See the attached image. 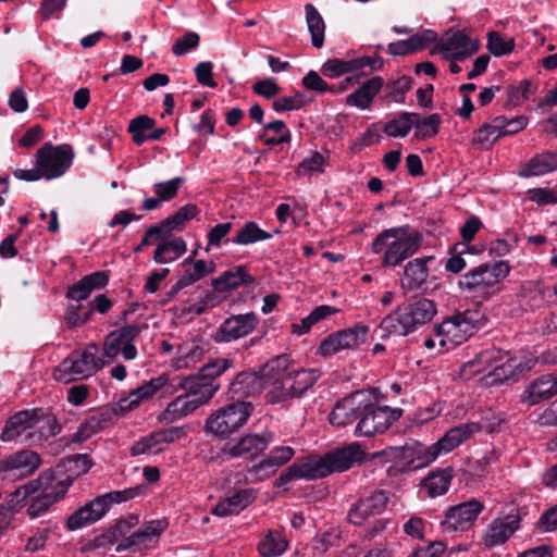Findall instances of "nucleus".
I'll list each match as a JSON object with an SVG mask.
<instances>
[{
	"label": "nucleus",
	"instance_id": "nucleus-1",
	"mask_svg": "<svg viewBox=\"0 0 557 557\" xmlns=\"http://www.w3.org/2000/svg\"><path fill=\"white\" fill-rule=\"evenodd\" d=\"M72 483V476L67 475L62 468H57L44 471L37 479L20 486L15 495L20 499H25L36 494L27 512L32 518H37L63 498Z\"/></svg>",
	"mask_w": 557,
	"mask_h": 557
},
{
	"label": "nucleus",
	"instance_id": "nucleus-2",
	"mask_svg": "<svg viewBox=\"0 0 557 557\" xmlns=\"http://www.w3.org/2000/svg\"><path fill=\"white\" fill-rule=\"evenodd\" d=\"M270 364L267 373V400L270 404L286 401L304 395L320 377L314 369H282L281 359Z\"/></svg>",
	"mask_w": 557,
	"mask_h": 557
},
{
	"label": "nucleus",
	"instance_id": "nucleus-3",
	"mask_svg": "<svg viewBox=\"0 0 557 557\" xmlns=\"http://www.w3.org/2000/svg\"><path fill=\"white\" fill-rule=\"evenodd\" d=\"M437 313L436 304L424 297H414L410 302L398 306L380 323L381 337L407 336L418 327L430 323Z\"/></svg>",
	"mask_w": 557,
	"mask_h": 557
},
{
	"label": "nucleus",
	"instance_id": "nucleus-4",
	"mask_svg": "<svg viewBox=\"0 0 557 557\" xmlns=\"http://www.w3.org/2000/svg\"><path fill=\"white\" fill-rule=\"evenodd\" d=\"M421 244L422 235L419 232H411L407 226L392 227L376 235L371 250L373 253L384 252L383 264L395 268L414 255Z\"/></svg>",
	"mask_w": 557,
	"mask_h": 557
},
{
	"label": "nucleus",
	"instance_id": "nucleus-5",
	"mask_svg": "<svg viewBox=\"0 0 557 557\" xmlns=\"http://www.w3.org/2000/svg\"><path fill=\"white\" fill-rule=\"evenodd\" d=\"M534 364L535 360L532 358L519 359L510 357L508 352H503L497 348H488L466 363L465 370L469 369L471 373H480L493 367L488 375L493 376V382L503 383L517 380L524 372L531 370Z\"/></svg>",
	"mask_w": 557,
	"mask_h": 557
},
{
	"label": "nucleus",
	"instance_id": "nucleus-6",
	"mask_svg": "<svg viewBox=\"0 0 557 557\" xmlns=\"http://www.w3.org/2000/svg\"><path fill=\"white\" fill-rule=\"evenodd\" d=\"M147 486L144 484L128 487L122 491H112L97 496L84 506L79 507L66 520V527L70 531H75L99 521L109 510L112 504H120L141 496L146 493Z\"/></svg>",
	"mask_w": 557,
	"mask_h": 557
},
{
	"label": "nucleus",
	"instance_id": "nucleus-7",
	"mask_svg": "<svg viewBox=\"0 0 557 557\" xmlns=\"http://www.w3.org/2000/svg\"><path fill=\"white\" fill-rule=\"evenodd\" d=\"M107 364L98 356V347L89 345L84 350L72 351L54 370L53 377L62 383L85 380Z\"/></svg>",
	"mask_w": 557,
	"mask_h": 557
},
{
	"label": "nucleus",
	"instance_id": "nucleus-8",
	"mask_svg": "<svg viewBox=\"0 0 557 557\" xmlns=\"http://www.w3.org/2000/svg\"><path fill=\"white\" fill-rule=\"evenodd\" d=\"M508 263L498 261L493 264L484 263L463 274L459 280V287L475 296L488 298L492 287L509 274Z\"/></svg>",
	"mask_w": 557,
	"mask_h": 557
},
{
	"label": "nucleus",
	"instance_id": "nucleus-9",
	"mask_svg": "<svg viewBox=\"0 0 557 557\" xmlns=\"http://www.w3.org/2000/svg\"><path fill=\"white\" fill-rule=\"evenodd\" d=\"M252 410L253 406L249 401L232 403L210 414L205 429L213 435L226 436L242 428Z\"/></svg>",
	"mask_w": 557,
	"mask_h": 557
},
{
	"label": "nucleus",
	"instance_id": "nucleus-10",
	"mask_svg": "<svg viewBox=\"0 0 557 557\" xmlns=\"http://www.w3.org/2000/svg\"><path fill=\"white\" fill-rule=\"evenodd\" d=\"M480 313L474 310L458 312L434 327L441 346H458L479 329Z\"/></svg>",
	"mask_w": 557,
	"mask_h": 557
},
{
	"label": "nucleus",
	"instance_id": "nucleus-11",
	"mask_svg": "<svg viewBox=\"0 0 557 557\" xmlns=\"http://www.w3.org/2000/svg\"><path fill=\"white\" fill-rule=\"evenodd\" d=\"M363 405L360 420L355 428V433L358 436L370 437L376 433H383L403 413L399 408L391 409L387 406H379L367 396H364Z\"/></svg>",
	"mask_w": 557,
	"mask_h": 557
},
{
	"label": "nucleus",
	"instance_id": "nucleus-12",
	"mask_svg": "<svg viewBox=\"0 0 557 557\" xmlns=\"http://www.w3.org/2000/svg\"><path fill=\"white\" fill-rule=\"evenodd\" d=\"M141 327L138 324H128L109 333L103 342V356L111 362L121 352L126 360H133L137 356V349L133 342L140 335Z\"/></svg>",
	"mask_w": 557,
	"mask_h": 557
},
{
	"label": "nucleus",
	"instance_id": "nucleus-13",
	"mask_svg": "<svg viewBox=\"0 0 557 557\" xmlns=\"http://www.w3.org/2000/svg\"><path fill=\"white\" fill-rule=\"evenodd\" d=\"M387 504L388 495L385 491H371L351 505L347 512V520L357 527L364 525L371 519L381 516L385 511Z\"/></svg>",
	"mask_w": 557,
	"mask_h": 557
},
{
	"label": "nucleus",
	"instance_id": "nucleus-14",
	"mask_svg": "<svg viewBox=\"0 0 557 557\" xmlns=\"http://www.w3.org/2000/svg\"><path fill=\"white\" fill-rule=\"evenodd\" d=\"M36 164L41 170L46 180H52L63 175L71 166L73 152L64 147L45 145L36 153Z\"/></svg>",
	"mask_w": 557,
	"mask_h": 557
},
{
	"label": "nucleus",
	"instance_id": "nucleus-15",
	"mask_svg": "<svg viewBox=\"0 0 557 557\" xmlns=\"http://www.w3.org/2000/svg\"><path fill=\"white\" fill-rule=\"evenodd\" d=\"M368 331V326L358 325L331 334L321 343L319 351L322 356H330L345 349H356L364 343Z\"/></svg>",
	"mask_w": 557,
	"mask_h": 557
},
{
	"label": "nucleus",
	"instance_id": "nucleus-16",
	"mask_svg": "<svg viewBox=\"0 0 557 557\" xmlns=\"http://www.w3.org/2000/svg\"><path fill=\"white\" fill-rule=\"evenodd\" d=\"M484 508V504L474 498L453 506L446 512L443 525L447 531H467L473 525Z\"/></svg>",
	"mask_w": 557,
	"mask_h": 557
},
{
	"label": "nucleus",
	"instance_id": "nucleus-17",
	"mask_svg": "<svg viewBox=\"0 0 557 557\" xmlns=\"http://www.w3.org/2000/svg\"><path fill=\"white\" fill-rule=\"evenodd\" d=\"M438 457V450L434 444L426 446L419 442L406 443L398 457L401 471H413L429 466Z\"/></svg>",
	"mask_w": 557,
	"mask_h": 557
},
{
	"label": "nucleus",
	"instance_id": "nucleus-18",
	"mask_svg": "<svg viewBox=\"0 0 557 557\" xmlns=\"http://www.w3.org/2000/svg\"><path fill=\"white\" fill-rule=\"evenodd\" d=\"M518 515H507L493 519L484 530L482 543L486 548H493L505 544L520 528Z\"/></svg>",
	"mask_w": 557,
	"mask_h": 557
},
{
	"label": "nucleus",
	"instance_id": "nucleus-19",
	"mask_svg": "<svg viewBox=\"0 0 557 557\" xmlns=\"http://www.w3.org/2000/svg\"><path fill=\"white\" fill-rule=\"evenodd\" d=\"M364 396L362 392H356L338 400L330 413L331 424L344 428L355 422L358 423L362 408H364Z\"/></svg>",
	"mask_w": 557,
	"mask_h": 557
},
{
	"label": "nucleus",
	"instance_id": "nucleus-20",
	"mask_svg": "<svg viewBox=\"0 0 557 557\" xmlns=\"http://www.w3.org/2000/svg\"><path fill=\"white\" fill-rule=\"evenodd\" d=\"M273 442V433L264 430L261 433H249L240 437L227 450L232 458L255 459Z\"/></svg>",
	"mask_w": 557,
	"mask_h": 557
},
{
	"label": "nucleus",
	"instance_id": "nucleus-21",
	"mask_svg": "<svg viewBox=\"0 0 557 557\" xmlns=\"http://www.w3.org/2000/svg\"><path fill=\"white\" fill-rule=\"evenodd\" d=\"M258 319L253 312L227 318L218 329L214 339L218 343H228L250 334Z\"/></svg>",
	"mask_w": 557,
	"mask_h": 557
},
{
	"label": "nucleus",
	"instance_id": "nucleus-22",
	"mask_svg": "<svg viewBox=\"0 0 557 557\" xmlns=\"http://www.w3.org/2000/svg\"><path fill=\"white\" fill-rule=\"evenodd\" d=\"M479 42L468 37L462 32L448 33L441 41V51L445 53V59L450 61H462L479 50Z\"/></svg>",
	"mask_w": 557,
	"mask_h": 557
},
{
	"label": "nucleus",
	"instance_id": "nucleus-23",
	"mask_svg": "<svg viewBox=\"0 0 557 557\" xmlns=\"http://www.w3.org/2000/svg\"><path fill=\"white\" fill-rule=\"evenodd\" d=\"M41 465L39 454L24 449L15 451L0 461V470L17 478L32 475Z\"/></svg>",
	"mask_w": 557,
	"mask_h": 557
},
{
	"label": "nucleus",
	"instance_id": "nucleus-24",
	"mask_svg": "<svg viewBox=\"0 0 557 557\" xmlns=\"http://www.w3.org/2000/svg\"><path fill=\"white\" fill-rule=\"evenodd\" d=\"M267 389V374L260 375L255 371H243L230 384L228 393L232 399L256 396Z\"/></svg>",
	"mask_w": 557,
	"mask_h": 557
},
{
	"label": "nucleus",
	"instance_id": "nucleus-25",
	"mask_svg": "<svg viewBox=\"0 0 557 557\" xmlns=\"http://www.w3.org/2000/svg\"><path fill=\"white\" fill-rule=\"evenodd\" d=\"M294 454L295 451L290 446L274 447L260 462L248 468V473L256 481H262L272 475L277 468L288 462Z\"/></svg>",
	"mask_w": 557,
	"mask_h": 557
},
{
	"label": "nucleus",
	"instance_id": "nucleus-26",
	"mask_svg": "<svg viewBox=\"0 0 557 557\" xmlns=\"http://www.w3.org/2000/svg\"><path fill=\"white\" fill-rule=\"evenodd\" d=\"M40 418H42V409L40 408L23 410L15 413L7 421L0 438L3 442H10L17 438L25 431L38 425Z\"/></svg>",
	"mask_w": 557,
	"mask_h": 557
},
{
	"label": "nucleus",
	"instance_id": "nucleus-27",
	"mask_svg": "<svg viewBox=\"0 0 557 557\" xmlns=\"http://www.w3.org/2000/svg\"><path fill=\"white\" fill-rule=\"evenodd\" d=\"M433 260V256H426L409 261L404 268L400 288L405 293L421 289L429 277L428 263Z\"/></svg>",
	"mask_w": 557,
	"mask_h": 557
},
{
	"label": "nucleus",
	"instance_id": "nucleus-28",
	"mask_svg": "<svg viewBox=\"0 0 557 557\" xmlns=\"http://www.w3.org/2000/svg\"><path fill=\"white\" fill-rule=\"evenodd\" d=\"M482 426L476 422H468L449 429L443 437L434 443V447L438 450V456L451 451L475 433L480 432Z\"/></svg>",
	"mask_w": 557,
	"mask_h": 557
},
{
	"label": "nucleus",
	"instance_id": "nucleus-29",
	"mask_svg": "<svg viewBox=\"0 0 557 557\" xmlns=\"http://www.w3.org/2000/svg\"><path fill=\"white\" fill-rule=\"evenodd\" d=\"M178 387L191 399L199 401V407H202L208 404L220 389V384L206 382L197 374H191L183 377L178 383Z\"/></svg>",
	"mask_w": 557,
	"mask_h": 557
},
{
	"label": "nucleus",
	"instance_id": "nucleus-30",
	"mask_svg": "<svg viewBox=\"0 0 557 557\" xmlns=\"http://www.w3.org/2000/svg\"><path fill=\"white\" fill-rule=\"evenodd\" d=\"M363 458L364 451L358 443H351L326 453V460L330 462L333 473L346 471L355 463L361 462Z\"/></svg>",
	"mask_w": 557,
	"mask_h": 557
},
{
	"label": "nucleus",
	"instance_id": "nucleus-31",
	"mask_svg": "<svg viewBox=\"0 0 557 557\" xmlns=\"http://www.w3.org/2000/svg\"><path fill=\"white\" fill-rule=\"evenodd\" d=\"M383 86L384 79L381 76H374L364 82L354 92L349 94L346 97L345 103L361 110L369 109Z\"/></svg>",
	"mask_w": 557,
	"mask_h": 557
},
{
	"label": "nucleus",
	"instance_id": "nucleus-32",
	"mask_svg": "<svg viewBox=\"0 0 557 557\" xmlns=\"http://www.w3.org/2000/svg\"><path fill=\"white\" fill-rule=\"evenodd\" d=\"M256 499V492L251 488L239 490L233 495L220 500L212 509V513L226 517L238 513Z\"/></svg>",
	"mask_w": 557,
	"mask_h": 557
},
{
	"label": "nucleus",
	"instance_id": "nucleus-33",
	"mask_svg": "<svg viewBox=\"0 0 557 557\" xmlns=\"http://www.w3.org/2000/svg\"><path fill=\"white\" fill-rule=\"evenodd\" d=\"M169 383V375L163 373L157 377H152L148 382L133 389L126 397L125 406L129 411L137 408L143 401L152 398L160 389Z\"/></svg>",
	"mask_w": 557,
	"mask_h": 557
},
{
	"label": "nucleus",
	"instance_id": "nucleus-34",
	"mask_svg": "<svg viewBox=\"0 0 557 557\" xmlns=\"http://www.w3.org/2000/svg\"><path fill=\"white\" fill-rule=\"evenodd\" d=\"M557 395V375H542L532 382L524 393L530 405H536Z\"/></svg>",
	"mask_w": 557,
	"mask_h": 557
},
{
	"label": "nucleus",
	"instance_id": "nucleus-35",
	"mask_svg": "<svg viewBox=\"0 0 557 557\" xmlns=\"http://www.w3.org/2000/svg\"><path fill=\"white\" fill-rule=\"evenodd\" d=\"M199 408V401L184 393L168 404L159 419L162 422L172 423L194 413Z\"/></svg>",
	"mask_w": 557,
	"mask_h": 557
},
{
	"label": "nucleus",
	"instance_id": "nucleus-36",
	"mask_svg": "<svg viewBox=\"0 0 557 557\" xmlns=\"http://www.w3.org/2000/svg\"><path fill=\"white\" fill-rule=\"evenodd\" d=\"M253 277L249 275L243 265L235 267L223 272L219 277L212 281L213 288L219 292H228L237 288L243 284H250Z\"/></svg>",
	"mask_w": 557,
	"mask_h": 557
},
{
	"label": "nucleus",
	"instance_id": "nucleus-37",
	"mask_svg": "<svg viewBox=\"0 0 557 557\" xmlns=\"http://www.w3.org/2000/svg\"><path fill=\"white\" fill-rule=\"evenodd\" d=\"M557 171V152L546 151L534 156L521 169L520 175L524 177L541 176Z\"/></svg>",
	"mask_w": 557,
	"mask_h": 557
},
{
	"label": "nucleus",
	"instance_id": "nucleus-38",
	"mask_svg": "<svg viewBox=\"0 0 557 557\" xmlns=\"http://www.w3.org/2000/svg\"><path fill=\"white\" fill-rule=\"evenodd\" d=\"M297 465L300 476L306 480H318L333 473L330 462L326 460V454L323 456H309Z\"/></svg>",
	"mask_w": 557,
	"mask_h": 557
},
{
	"label": "nucleus",
	"instance_id": "nucleus-39",
	"mask_svg": "<svg viewBox=\"0 0 557 557\" xmlns=\"http://www.w3.org/2000/svg\"><path fill=\"white\" fill-rule=\"evenodd\" d=\"M186 252V243L182 237H175L172 239H162L157 246L153 260L157 263H170L175 261Z\"/></svg>",
	"mask_w": 557,
	"mask_h": 557
},
{
	"label": "nucleus",
	"instance_id": "nucleus-40",
	"mask_svg": "<svg viewBox=\"0 0 557 557\" xmlns=\"http://www.w3.org/2000/svg\"><path fill=\"white\" fill-rule=\"evenodd\" d=\"M259 139L268 146L287 144L292 140V133L282 120H274L263 125Z\"/></svg>",
	"mask_w": 557,
	"mask_h": 557
},
{
	"label": "nucleus",
	"instance_id": "nucleus-41",
	"mask_svg": "<svg viewBox=\"0 0 557 557\" xmlns=\"http://www.w3.org/2000/svg\"><path fill=\"white\" fill-rule=\"evenodd\" d=\"M503 120L495 117L490 123H484L473 135V144L481 149L491 148L500 137H503Z\"/></svg>",
	"mask_w": 557,
	"mask_h": 557
},
{
	"label": "nucleus",
	"instance_id": "nucleus-42",
	"mask_svg": "<svg viewBox=\"0 0 557 557\" xmlns=\"http://www.w3.org/2000/svg\"><path fill=\"white\" fill-rule=\"evenodd\" d=\"M198 212L199 210L196 205L188 203L180 208L174 214L161 221L158 225L166 236L172 231H181L185 223L194 219Z\"/></svg>",
	"mask_w": 557,
	"mask_h": 557
},
{
	"label": "nucleus",
	"instance_id": "nucleus-43",
	"mask_svg": "<svg viewBox=\"0 0 557 557\" xmlns=\"http://www.w3.org/2000/svg\"><path fill=\"white\" fill-rule=\"evenodd\" d=\"M271 238L272 234L260 228L256 222L249 221L236 231V234L232 237L231 242L235 245L247 246Z\"/></svg>",
	"mask_w": 557,
	"mask_h": 557
},
{
	"label": "nucleus",
	"instance_id": "nucleus-44",
	"mask_svg": "<svg viewBox=\"0 0 557 557\" xmlns=\"http://www.w3.org/2000/svg\"><path fill=\"white\" fill-rule=\"evenodd\" d=\"M305 12L307 26L311 35V44L314 48L320 49L324 44V21L315 7L311 3L305 5Z\"/></svg>",
	"mask_w": 557,
	"mask_h": 557
},
{
	"label": "nucleus",
	"instance_id": "nucleus-45",
	"mask_svg": "<svg viewBox=\"0 0 557 557\" xmlns=\"http://www.w3.org/2000/svg\"><path fill=\"white\" fill-rule=\"evenodd\" d=\"M451 479V469H443L431 473L428 478H425L423 480V487L426 490L430 497L441 496L448 491Z\"/></svg>",
	"mask_w": 557,
	"mask_h": 557
},
{
	"label": "nucleus",
	"instance_id": "nucleus-46",
	"mask_svg": "<svg viewBox=\"0 0 557 557\" xmlns=\"http://www.w3.org/2000/svg\"><path fill=\"white\" fill-rule=\"evenodd\" d=\"M287 548V542L281 533L269 531L259 542L258 550L263 557L281 556Z\"/></svg>",
	"mask_w": 557,
	"mask_h": 557
},
{
	"label": "nucleus",
	"instance_id": "nucleus-47",
	"mask_svg": "<svg viewBox=\"0 0 557 557\" xmlns=\"http://www.w3.org/2000/svg\"><path fill=\"white\" fill-rule=\"evenodd\" d=\"M412 127H414V136L418 139H426L437 135L442 122L437 113H433L424 119H421L418 113L412 120Z\"/></svg>",
	"mask_w": 557,
	"mask_h": 557
},
{
	"label": "nucleus",
	"instance_id": "nucleus-48",
	"mask_svg": "<svg viewBox=\"0 0 557 557\" xmlns=\"http://www.w3.org/2000/svg\"><path fill=\"white\" fill-rule=\"evenodd\" d=\"M212 269L208 270L207 263L203 260H197L194 262L191 270H187L180 276L177 282L173 285L170 294L176 295L183 288L193 285L203 276H206Z\"/></svg>",
	"mask_w": 557,
	"mask_h": 557
},
{
	"label": "nucleus",
	"instance_id": "nucleus-49",
	"mask_svg": "<svg viewBox=\"0 0 557 557\" xmlns=\"http://www.w3.org/2000/svg\"><path fill=\"white\" fill-rule=\"evenodd\" d=\"M416 113L403 112L397 117L387 122L383 131L388 137H406L412 128V120Z\"/></svg>",
	"mask_w": 557,
	"mask_h": 557
},
{
	"label": "nucleus",
	"instance_id": "nucleus-50",
	"mask_svg": "<svg viewBox=\"0 0 557 557\" xmlns=\"http://www.w3.org/2000/svg\"><path fill=\"white\" fill-rule=\"evenodd\" d=\"M156 126V121L148 115H138L131 120L127 132L132 135L136 145H143L147 141V135Z\"/></svg>",
	"mask_w": 557,
	"mask_h": 557
},
{
	"label": "nucleus",
	"instance_id": "nucleus-51",
	"mask_svg": "<svg viewBox=\"0 0 557 557\" xmlns=\"http://www.w3.org/2000/svg\"><path fill=\"white\" fill-rule=\"evenodd\" d=\"M125 403L126 400L120 399L119 403L110 404L94 414L102 430L114 424L121 416L129 411Z\"/></svg>",
	"mask_w": 557,
	"mask_h": 557
},
{
	"label": "nucleus",
	"instance_id": "nucleus-52",
	"mask_svg": "<svg viewBox=\"0 0 557 557\" xmlns=\"http://www.w3.org/2000/svg\"><path fill=\"white\" fill-rule=\"evenodd\" d=\"M233 359L218 358L203 364L196 373L209 383H218L215 379L233 367Z\"/></svg>",
	"mask_w": 557,
	"mask_h": 557
},
{
	"label": "nucleus",
	"instance_id": "nucleus-53",
	"mask_svg": "<svg viewBox=\"0 0 557 557\" xmlns=\"http://www.w3.org/2000/svg\"><path fill=\"white\" fill-rule=\"evenodd\" d=\"M412 87V78L404 75L396 81L389 82L385 86L386 95L384 99L387 102L403 103L405 101V95Z\"/></svg>",
	"mask_w": 557,
	"mask_h": 557
},
{
	"label": "nucleus",
	"instance_id": "nucleus-54",
	"mask_svg": "<svg viewBox=\"0 0 557 557\" xmlns=\"http://www.w3.org/2000/svg\"><path fill=\"white\" fill-rule=\"evenodd\" d=\"M486 48L494 57L509 54L515 49V39L506 38L498 32H490Z\"/></svg>",
	"mask_w": 557,
	"mask_h": 557
},
{
	"label": "nucleus",
	"instance_id": "nucleus-55",
	"mask_svg": "<svg viewBox=\"0 0 557 557\" xmlns=\"http://www.w3.org/2000/svg\"><path fill=\"white\" fill-rule=\"evenodd\" d=\"M357 65L358 62L354 61V59L348 61L330 59L322 65L321 71L323 75L334 78L356 71Z\"/></svg>",
	"mask_w": 557,
	"mask_h": 557
},
{
	"label": "nucleus",
	"instance_id": "nucleus-56",
	"mask_svg": "<svg viewBox=\"0 0 557 557\" xmlns=\"http://www.w3.org/2000/svg\"><path fill=\"white\" fill-rule=\"evenodd\" d=\"M341 542V532L337 529H329L313 539V549L318 554H324L330 548L336 547Z\"/></svg>",
	"mask_w": 557,
	"mask_h": 557
},
{
	"label": "nucleus",
	"instance_id": "nucleus-57",
	"mask_svg": "<svg viewBox=\"0 0 557 557\" xmlns=\"http://www.w3.org/2000/svg\"><path fill=\"white\" fill-rule=\"evenodd\" d=\"M519 236L513 231H507L505 237L492 242L490 253L495 257H502L510 252V250L518 245Z\"/></svg>",
	"mask_w": 557,
	"mask_h": 557
},
{
	"label": "nucleus",
	"instance_id": "nucleus-58",
	"mask_svg": "<svg viewBox=\"0 0 557 557\" xmlns=\"http://www.w3.org/2000/svg\"><path fill=\"white\" fill-rule=\"evenodd\" d=\"M184 182V177L177 176L168 182L156 183L153 185L154 194L161 201H169L177 195L178 188Z\"/></svg>",
	"mask_w": 557,
	"mask_h": 557
},
{
	"label": "nucleus",
	"instance_id": "nucleus-59",
	"mask_svg": "<svg viewBox=\"0 0 557 557\" xmlns=\"http://www.w3.org/2000/svg\"><path fill=\"white\" fill-rule=\"evenodd\" d=\"M101 430L102 428L92 414L79 425L78 430L72 435V441L82 443Z\"/></svg>",
	"mask_w": 557,
	"mask_h": 557
},
{
	"label": "nucleus",
	"instance_id": "nucleus-60",
	"mask_svg": "<svg viewBox=\"0 0 557 557\" xmlns=\"http://www.w3.org/2000/svg\"><path fill=\"white\" fill-rule=\"evenodd\" d=\"M468 250L469 246L466 243H457L453 248L454 255L446 262V270L456 274L461 272L467 265L461 255Z\"/></svg>",
	"mask_w": 557,
	"mask_h": 557
},
{
	"label": "nucleus",
	"instance_id": "nucleus-61",
	"mask_svg": "<svg viewBox=\"0 0 557 557\" xmlns=\"http://www.w3.org/2000/svg\"><path fill=\"white\" fill-rule=\"evenodd\" d=\"M200 37L197 33L188 32L184 36L176 39L172 47L175 55H183L198 47Z\"/></svg>",
	"mask_w": 557,
	"mask_h": 557
},
{
	"label": "nucleus",
	"instance_id": "nucleus-62",
	"mask_svg": "<svg viewBox=\"0 0 557 557\" xmlns=\"http://www.w3.org/2000/svg\"><path fill=\"white\" fill-rule=\"evenodd\" d=\"M306 104L305 96L296 94L294 96L282 97L273 101L272 108L276 112L298 110Z\"/></svg>",
	"mask_w": 557,
	"mask_h": 557
},
{
	"label": "nucleus",
	"instance_id": "nucleus-63",
	"mask_svg": "<svg viewBox=\"0 0 557 557\" xmlns=\"http://www.w3.org/2000/svg\"><path fill=\"white\" fill-rule=\"evenodd\" d=\"M251 89L256 95L261 96L265 99H272L281 91V87L272 77L257 81L252 85Z\"/></svg>",
	"mask_w": 557,
	"mask_h": 557
},
{
	"label": "nucleus",
	"instance_id": "nucleus-64",
	"mask_svg": "<svg viewBox=\"0 0 557 557\" xmlns=\"http://www.w3.org/2000/svg\"><path fill=\"white\" fill-rule=\"evenodd\" d=\"M437 34L434 30L425 29L421 33H417L408 38V44L411 52L422 50L430 44L436 41Z\"/></svg>",
	"mask_w": 557,
	"mask_h": 557
}]
</instances>
